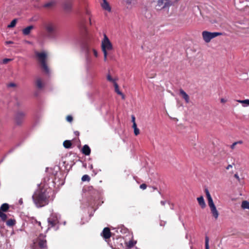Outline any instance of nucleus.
Wrapping results in <instances>:
<instances>
[{
  "instance_id": "nucleus-1",
  "label": "nucleus",
  "mask_w": 249,
  "mask_h": 249,
  "mask_svg": "<svg viewBox=\"0 0 249 249\" xmlns=\"http://www.w3.org/2000/svg\"><path fill=\"white\" fill-rule=\"evenodd\" d=\"M32 197L35 205L38 208L43 207L49 203V193L44 189L36 191Z\"/></svg>"
},
{
  "instance_id": "nucleus-2",
  "label": "nucleus",
  "mask_w": 249,
  "mask_h": 249,
  "mask_svg": "<svg viewBox=\"0 0 249 249\" xmlns=\"http://www.w3.org/2000/svg\"><path fill=\"white\" fill-rule=\"evenodd\" d=\"M101 48L104 53L105 60H108L107 58L111 57V52L113 50V46L109 38L105 34H104V38L102 40Z\"/></svg>"
},
{
  "instance_id": "nucleus-3",
  "label": "nucleus",
  "mask_w": 249,
  "mask_h": 249,
  "mask_svg": "<svg viewBox=\"0 0 249 249\" xmlns=\"http://www.w3.org/2000/svg\"><path fill=\"white\" fill-rule=\"evenodd\" d=\"M44 27L47 32V38L50 40H55L56 26L54 24L51 22H46L44 24Z\"/></svg>"
},
{
  "instance_id": "nucleus-4",
  "label": "nucleus",
  "mask_w": 249,
  "mask_h": 249,
  "mask_svg": "<svg viewBox=\"0 0 249 249\" xmlns=\"http://www.w3.org/2000/svg\"><path fill=\"white\" fill-rule=\"evenodd\" d=\"M205 192L208 199V203L209 206L210 207L211 213L213 216L217 219L219 215V213L216 208V207L213 202V198L210 194V192L207 188L205 189Z\"/></svg>"
},
{
  "instance_id": "nucleus-5",
  "label": "nucleus",
  "mask_w": 249,
  "mask_h": 249,
  "mask_svg": "<svg viewBox=\"0 0 249 249\" xmlns=\"http://www.w3.org/2000/svg\"><path fill=\"white\" fill-rule=\"evenodd\" d=\"M220 32H210L207 31H204L202 32V36L205 43H209L211 40L218 36L222 35Z\"/></svg>"
},
{
  "instance_id": "nucleus-6",
  "label": "nucleus",
  "mask_w": 249,
  "mask_h": 249,
  "mask_svg": "<svg viewBox=\"0 0 249 249\" xmlns=\"http://www.w3.org/2000/svg\"><path fill=\"white\" fill-rule=\"evenodd\" d=\"M60 215L56 213H52L48 219L49 226L52 227L54 226L59 223Z\"/></svg>"
},
{
  "instance_id": "nucleus-7",
  "label": "nucleus",
  "mask_w": 249,
  "mask_h": 249,
  "mask_svg": "<svg viewBox=\"0 0 249 249\" xmlns=\"http://www.w3.org/2000/svg\"><path fill=\"white\" fill-rule=\"evenodd\" d=\"M46 236L43 234H40L38 237V245L41 249H46Z\"/></svg>"
},
{
  "instance_id": "nucleus-8",
  "label": "nucleus",
  "mask_w": 249,
  "mask_h": 249,
  "mask_svg": "<svg viewBox=\"0 0 249 249\" xmlns=\"http://www.w3.org/2000/svg\"><path fill=\"white\" fill-rule=\"evenodd\" d=\"M25 116L24 112L21 111L18 112L15 116V121L17 124H20L23 121V119Z\"/></svg>"
},
{
  "instance_id": "nucleus-9",
  "label": "nucleus",
  "mask_w": 249,
  "mask_h": 249,
  "mask_svg": "<svg viewBox=\"0 0 249 249\" xmlns=\"http://www.w3.org/2000/svg\"><path fill=\"white\" fill-rule=\"evenodd\" d=\"M36 55L40 62H45L47 57V53L46 52H36Z\"/></svg>"
},
{
  "instance_id": "nucleus-10",
  "label": "nucleus",
  "mask_w": 249,
  "mask_h": 249,
  "mask_svg": "<svg viewBox=\"0 0 249 249\" xmlns=\"http://www.w3.org/2000/svg\"><path fill=\"white\" fill-rule=\"evenodd\" d=\"M179 95L185 100V102L186 103H189L190 102V98L189 95L181 89H179Z\"/></svg>"
},
{
  "instance_id": "nucleus-11",
  "label": "nucleus",
  "mask_w": 249,
  "mask_h": 249,
  "mask_svg": "<svg viewBox=\"0 0 249 249\" xmlns=\"http://www.w3.org/2000/svg\"><path fill=\"white\" fill-rule=\"evenodd\" d=\"M101 235L106 239L110 238L111 233L109 229L108 228H105L101 233Z\"/></svg>"
},
{
  "instance_id": "nucleus-12",
  "label": "nucleus",
  "mask_w": 249,
  "mask_h": 249,
  "mask_svg": "<svg viewBox=\"0 0 249 249\" xmlns=\"http://www.w3.org/2000/svg\"><path fill=\"white\" fill-rule=\"evenodd\" d=\"M34 29V26L33 25L28 26L22 30V34L24 36H28L30 34L31 31Z\"/></svg>"
},
{
  "instance_id": "nucleus-13",
  "label": "nucleus",
  "mask_w": 249,
  "mask_h": 249,
  "mask_svg": "<svg viewBox=\"0 0 249 249\" xmlns=\"http://www.w3.org/2000/svg\"><path fill=\"white\" fill-rule=\"evenodd\" d=\"M169 0H158V5L159 6H162L163 8H165L169 5Z\"/></svg>"
},
{
  "instance_id": "nucleus-14",
  "label": "nucleus",
  "mask_w": 249,
  "mask_h": 249,
  "mask_svg": "<svg viewBox=\"0 0 249 249\" xmlns=\"http://www.w3.org/2000/svg\"><path fill=\"white\" fill-rule=\"evenodd\" d=\"M36 87L39 89H42L43 87H44V84L42 82L41 78H37L36 79Z\"/></svg>"
},
{
  "instance_id": "nucleus-15",
  "label": "nucleus",
  "mask_w": 249,
  "mask_h": 249,
  "mask_svg": "<svg viewBox=\"0 0 249 249\" xmlns=\"http://www.w3.org/2000/svg\"><path fill=\"white\" fill-rule=\"evenodd\" d=\"M197 200L199 205L202 208H204L206 207V203L202 196L197 197Z\"/></svg>"
},
{
  "instance_id": "nucleus-16",
  "label": "nucleus",
  "mask_w": 249,
  "mask_h": 249,
  "mask_svg": "<svg viewBox=\"0 0 249 249\" xmlns=\"http://www.w3.org/2000/svg\"><path fill=\"white\" fill-rule=\"evenodd\" d=\"M82 152L86 155H89L90 153V149L88 145H84L82 148Z\"/></svg>"
},
{
  "instance_id": "nucleus-17",
  "label": "nucleus",
  "mask_w": 249,
  "mask_h": 249,
  "mask_svg": "<svg viewBox=\"0 0 249 249\" xmlns=\"http://www.w3.org/2000/svg\"><path fill=\"white\" fill-rule=\"evenodd\" d=\"M56 4V1L54 0H52L47 2L44 4L43 7L45 8H51L54 6Z\"/></svg>"
},
{
  "instance_id": "nucleus-18",
  "label": "nucleus",
  "mask_w": 249,
  "mask_h": 249,
  "mask_svg": "<svg viewBox=\"0 0 249 249\" xmlns=\"http://www.w3.org/2000/svg\"><path fill=\"white\" fill-rule=\"evenodd\" d=\"M102 6L104 9L107 11L109 12L111 11V8L107 0L103 1V3L102 4Z\"/></svg>"
},
{
  "instance_id": "nucleus-19",
  "label": "nucleus",
  "mask_w": 249,
  "mask_h": 249,
  "mask_svg": "<svg viewBox=\"0 0 249 249\" xmlns=\"http://www.w3.org/2000/svg\"><path fill=\"white\" fill-rule=\"evenodd\" d=\"M40 67L46 73H49V69L47 66V63H41Z\"/></svg>"
},
{
  "instance_id": "nucleus-20",
  "label": "nucleus",
  "mask_w": 249,
  "mask_h": 249,
  "mask_svg": "<svg viewBox=\"0 0 249 249\" xmlns=\"http://www.w3.org/2000/svg\"><path fill=\"white\" fill-rule=\"evenodd\" d=\"M107 78L108 81L112 83L113 85H114L115 83H117L116 81L117 79L116 78H112L110 74H108L107 75Z\"/></svg>"
},
{
  "instance_id": "nucleus-21",
  "label": "nucleus",
  "mask_w": 249,
  "mask_h": 249,
  "mask_svg": "<svg viewBox=\"0 0 249 249\" xmlns=\"http://www.w3.org/2000/svg\"><path fill=\"white\" fill-rule=\"evenodd\" d=\"M241 207L243 209L249 210V202L246 200L243 201L241 204Z\"/></svg>"
},
{
  "instance_id": "nucleus-22",
  "label": "nucleus",
  "mask_w": 249,
  "mask_h": 249,
  "mask_svg": "<svg viewBox=\"0 0 249 249\" xmlns=\"http://www.w3.org/2000/svg\"><path fill=\"white\" fill-rule=\"evenodd\" d=\"M238 102L243 104L244 107L249 106V99H246L244 100H238Z\"/></svg>"
},
{
  "instance_id": "nucleus-23",
  "label": "nucleus",
  "mask_w": 249,
  "mask_h": 249,
  "mask_svg": "<svg viewBox=\"0 0 249 249\" xmlns=\"http://www.w3.org/2000/svg\"><path fill=\"white\" fill-rule=\"evenodd\" d=\"M63 146L66 148H70L71 146V141L66 140L63 142Z\"/></svg>"
},
{
  "instance_id": "nucleus-24",
  "label": "nucleus",
  "mask_w": 249,
  "mask_h": 249,
  "mask_svg": "<svg viewBox=\"0 0 249 249\" xmlns=\"http://www.w3.org/2000/svg\"><path fill=\"white\" fill-rule=\"evenodd\" d=\"M8 209L9 205L7 203H3V204L1 205L0 208V210L1 212V211L3 212H6L8 210Z\"/></svg>"
},
{
  "instance_id": "nucleus-25",
  "label": "nucleus",
  "mask_w": 249,
  "mask_h": 249,
  "mask_svg": "<svg viewBox=\"0 0 249 249\" xmlns=\"http://www.w3.org/2000/svg\"><path fill=\"white\" fill-rule=\"evenodd\" d=\"M72 7V3L71 2H66L64 4V8L66 10L69 11Z\"/></svg>"
},
{
  "instance_id": "nucleus-26",
  "label": "nucleus",
  "mask_w": 249,
  "mask_h": 249,
  "mask_svg": "<svg viewBox=\"0 0 249 249\" xmlns=\"http://www.w3.org/2000/svg\"><path fill=\"white\" fill-rule=\"evenodd\" d=\"M16 224V221L14 219H10L6 221V225L9 227L14 226Z\"/></svg>"
},
{
  "instance_id": "nucleus-27",
  "label": "nucleus",
  "mask_w": 249,
  "mask_h": 249,
  "mask_svg": "<svg viewBox=\"0 0 249 249\" xmlns=\"http://www.w3.org/2000/svg\"><path fill=\"white\" fill-rule=\"evenodd\" d=\"M132 127L134 129V132L136 136L138 135L140 133V130L137 127L136 124H133Z\"/></svg>"
},
{
  "instance_id": "nucleus-28",
  "label": "nucleus",
  "mask_w": 249,
  "mask_h": 249,
  "mask_svg": "<svg viewBox=\"0 0 249 249\" xmlns=\"http://www.w3.org/2000/svg\"><path fill=\"white\" fill-rule=\"evenodd\" d=\"M16 23H17V19H13L11 22V23H10V24H9L8 25V28H13L15 26L16 24Z\"/></svg>"
},
{
  "instance_id": "nucleus-29",
  "label": "nucleus",
  "mask_w": 249,
  "mask_h": 249,
  "mask_svg": "<svg viewBox=\"0 0 249 249\" xmlns=\"http://www.w3.org/2000/svg\"><path fill=\"white\" fill-rule=\"evenodd\" d=\"M82 180L83 181H89L90 180V177L88 175H85L82 177Z\"/></svg>"
},
{
  "instance_id": "nucleus-30",
  "label": "nucleus",
  "mask_w": 249,
  "mask_h": 249,
  "mask_svg": "<svg viewBox=\"0 0 249 249\" xmlns=\"http://www.w3.org/2000/svg\"><path fill=\"white\" fill-rule=\"evenodd\" d=\"M209 239L208 236L205 237V249H209Z\"/></svg>"
},
{
  "instance_id": "nucleus-31",
  "label": "nucleus",
  "mask_w": 249,
  "mask_h": 249,
  "mask_svg": "<svg viewBox=\"0 0 249 249\" xmlns=\"http://www.w3.org/2000/svg\"><path fill=\"white\" fill-rule=\"evenodd\" d=\"M114 88H115V91L118 94H121L122 92L119 89V86L117 83H115V84L114 85Z\"/></svg>"
},
{
  "instance_id": "nucleus-32",
  "label": "nucleus",
  "mask_w": 249,
  "mask_h": 249,
  "mask_svg": "<svg viewBox=\"0 0 249 249\" xmlns=\"http://www.w3.org/2000/svg\"><path fill=\"white\" fill-rule=\"evenodd\" d=\"M136 243V241L130 240L128 242L127 246L128 248H132Z\"/></svg>"
},
{
  "instance_id": "nucleus-33",
  "label": "nucleus",
  "mask_w": 249,
  "mask_h": 249,
  "mask_svg": "<svg viewBox=\"0 0 249 249\" xmlns=\"http://www.w3.org/2000/svg\"><path fill=\"white\" fill-rule=\"evenodd\" d=\"M90 215H89L87 218V219L85 220V221H84V219L83 218H82L81 219V224H85V223L86 222H88V221L89 220V219H90Z\"/></svg>"
},
{
  "instance_id": "nucleus-34",
  "label": "nucleus",
  "mask_w": 249,
  "mask_h": 249,
  "mask_svg": "<svg viewBox=\"0 0 249 249\" xmlns=\"http://www.w3.org/2000/svg\"><path fill=\"white\" fill-rule=\"evenodd\" d=\"M72 117L71 115H68L66 118L67 121L69 122H71L72 121Z\"/></svg>"
},
{
  "instance_id": "nucleus-35",
  "label": "nucleus",
  "mask_w": 249,
  "mask_h": 249,
  "mask_svg": "<svg viewBox=\"0 0 249 249\" xmlns=\"http://www.w3.org/2000/svg\"><path fill=\"white\" fill-rule=\"evenodd\" d=\"M146 187H147L146 185L144 183L141 184L140 186V188L142 190H145L146 188Z\"/></svg>"
},
{
  "instance_id": "nucleus-36",
  "label": "nucleus",
  "mask_w": 249,
  "mask_h": 249,
  "mask_svg": "<svg viewBox=\"0 0 249 249\" xmlns=\"http://www.w3.org/2000/svg\"><path fill=\"white\" fill-rule=\"evenodd\" d=\"M92 51H93V53L94 55L96 57H97L98 56V52H97V51L96 50H95L94 49H93Z\"/></svg>"
},
{
  "instance_id": "nucleus-37",
  "label": "nucleus",
  "mask_w": 249,
  "mask_h": 249,
  "mask_svg": "<svg viewBox=\"0 0 249 249\" xmlns=\"http://www.w3.org/2000/svg\"><path fill=\"white\" fill-rule=\"evenodd\" d=\"M131 121L133 123V124H136L135 122V117L133 115L131 116Z\"/></svg>"
},
{
  "instance_id": "nucleus-38",
  "label": "nucleus",
  "mask_w": 249,
  "mask_h": 249,
  "mask_svg": "<svg viewBox=\"0 0 249 249\" xmlns=\"http://www.w3.org/2000/svg\"><path fill=\"white\" fill-rule=\"evenodd\" d=\"M11 60H12L11 59L4 58V59H3L2 62H3V63L8 62V61H10Z\"/></svg>"
},
{
  "instance_id": "nucleus-39",
  "label": "nucleus",
  "mask_w": 249,
  "mask_h": 249,
  "mask_svg": "<svg viewBox=\"0 0 249 249\" xmlns=\"http://www.w3.org/2000/svg\"><path fill=\"white\" fill-rule=\"evenodd\" d=\"M8 86L9 87H16V84L14 83H11L8 85Z\"/></svg>"
},
{
  "instance_id": "nucleus-40",
  "label": "nucleus",
  "mask_w": 249,
  "mask_h": 249,
  "mask_svg": "<svg viewBox=\"0 0 249 249\" xmlns=\"http://www.w3.org/2000/svg\"><path fill=\"white\" fill-rule=\"evenodd\" d=\"M236 145V143H235V142H233L231 145V149H233L235 147V146Z\"/></svg>"
},
{
  "instance_id": "nucleus-41",
  "label": "nucleus",
  "mask_w": 249,
  "mask_h": 249,
  "mask_svg": "<svg viewBox=\"0 0 249 249\" xmlns=\"http://www.w3.org/2000/svg\"><path fill=\"white\" fill-rule=\"evenodd\" d=\"M232 167V165L231 164H229L226 167V169L227 170H229L230 168H231Z\"/></svg>"
},
{
  "instance_id": "nucleus-42",
  "label": "nucleus",
  "mask_w": 249,
  "mask_h": 249,
  "mask_svg": "<svg viewBox=\"0 0 249 249\" xmlns=\"http://www.w3.org/2000/svg\"><path fill=\"white\" fill-rule=\"evenodd\" d=\"M86 14L89 16H90V11L88 9L86 11Z\"/></svg>"
},
{
  "instance_id": "nucleus-43",
  "label": "nucleus",
  "mask_w": 249,
  "mask_h": 249,
  "mask_svg": "<svg viewBox=\"0 0 249 249\" xmlns=\"http://www.w3.org/2000/svg\"><path fill=\"white\" fill-rule=\"evenodd\" d=\"M165 224H166V222H165V221H161L160 222V225L161 226H164L165 225Z\"/></svg>"
},
{
  "instance_id": "nucleus-44",
  "label": "nucleus",
  "mask_w": 249,
  "mask_h": 249,
  "mask_svg": "<svg viewBox=\"0 0 249 249\" xmlns=\"http://www.w3.org/2000/svg\"><path fill=\"white\" fill-rule=\"evenodd\" d=\"M119 95L121 96V97L123 99H125V95L122 92H121V94H119Z\"/></svg>"
},
{
  "instance_id": "nucleus-45",
  "label": "nucleus",
  "mask_w": 249,
  "mask_h": 249,
  "mask_svg": "<svg viewBox=\"0 0 249 249\" xmlns=\"http://www.w3.org/2000/svg\"><path fill=\"white\" fill-rule=\"evenodd\" d=\"M234 177H235L236 178H237L238 180H240V178H239V177L238 176V174H235L234 175Z\"/></svg>"
},
{
  "instance_id": "nucleus-46",
  "label": "nucleus",
  "mask_w": 249,
  "mask_h": 249,
  "mask_svg": "<svg viewBox=\"0 0 249 249\" xmlns=\"http://www.w3.org/2000/svg\"><path fill=\"white\" fill-rule=\"evenodd\" d=\"M235 143H236V144H242V143H243V141H239L236 142Z\"/></svg>"
},
{
  "instance_id": "nucleus-47",
  "label": "nucleus",
  "mask_w": 249,
  "mask_h": 249,
  "mask_svg": "<svg viewBox=\"0 0 249 249\" xmlns=\"http://www.w3.org/2000/svg\"><path fill=\"white\" fill-rule=\"evenodd\" d=\"M166 203V201H160V204L162 205H164Z\"/></svg>"
},
{
  "instance_id": "nucleus-48",
  "label": "nucleus",
  "mask_w": 249,
  "mask_h": 249,
  "mask_svg": "<svg viewBox=\"0 0 249 249\" xmlns=\"http://www.w3.org/2000/svg\"><path fill=\"white\" fill-rule=\"evenodd\" d=\"M18 202H19V204H22L23 203L22 199L20 198Z\"/></svg>"
},
{
  "instance_id": "nucleus-49",
  "label": "nucleus",
  "mask_w": 249,
  "mask_h": 249,
  "mask_svg": "<svg viewBox=\"0 0 249 249\" xmlns=\"http://www.w3.org/2000/svg\"><path fill=\"white\" fill-rule=\"evenodd\" d=\"M226 100H225L224 99H223V98L221 99V103H225V102H226Z\"/></svg>"
},
{
  "instance_id": "nucleus-50",
  "label": "nucleus",
  "mask_w": 249,
  "mask_h": 249,
  "mask_svg": "<svg viewBox=\"0 0 249 249\" xmlns=\"http://www.w3.org/2000/svg\"><path fill=\"white\" fill-rule=\"evenodd\" d=\"M89 24L90 25H91L92 23H91V18H90V17H89Z\"/></svg>"
},
{
  "instance_id": "nucleus-51",
  "label": "nucleus",
  "mask_w": 249,
  "mask_h": 249,
  "mask_svg": "<svg viewBox=\"0 0 249 249\" xmlns=\"http://www.w3.org/2000/svg\"><path fill=\"white\" fill-rule=\"evenodd\" d=\"M89 168H90V169H92V168H93V166H92V164H90V165H89Z\"/></svg>"
},
{
  "instance_id": "nucleus-52",
  "label": "nucleus",
  "mask_w": 249,
  "mask_h": 249,
  "mask_svg": "<svg viewBox=\"0 0 249 249\" xmlns=\"http://www.w3.org/2000/svg\"><path fill=\"white\" fill-rule=\"evenodd\" d=\"M75 134L76 135H79V132H78V131H76V132H75Z\"/></svg>"
},
{
  "instance_id": "nucleus-53",
  "label": "nucleus",
  "mask_w": 249,
  "mask_h": 249,
  "mask_svg": "<svg viewBox=\"0 0 249 249\" xmlns=\"http://www.w3.org/2000/svg\"><path fill=\"white\" fill-rule=\"evenodd\" d=\"M12 42L11 41H8V42H7V43H11Z\"/></svg>"
},
{
  "instance_id": "nucleus-54",
  "label": "nucleus",
  "mask_w": 249,
  "mask_h": 249,
  "mask_svg": "<svg viewBox=\"0 0 249 249\" xmlns=\"http://www.w3.org/2000/svg\"><path fill=\"white\" fill-rule=\"evenodd\" d=\"M27 42H28V43H29V44H31V42H30V41H28Z\"/></svg>"
},
{
  "instance_id": "nucleus-55",
  "label": "nucleus",
  "mask_w": 249,
  "mask_h": 249,
  "mask_svg": "<svg viewBox=\"0 0 249 249\" xmlns=\"http://www.w3.org/2000/svg\"><path fill=\"white\" fill-rule=\"evenodd\" d=\"M38 224H39V225H41V223H40V222H38Z\"/></svg>"
},
{
  "instance_id": "nucleus-56",
  "label": "nucleus",
  "mask_w": 249,
  "mask_h": 249,
  "mask_svg": "<svg viewBox=\"0 0 249 249\" xmlns=\"http://www.w3.org/2000/svg\"><path fill=\"white\" fill-rule=\"evenodd\" d=\"M142 49H143V46H142Z\"/></svg>"
}]
</instances>
